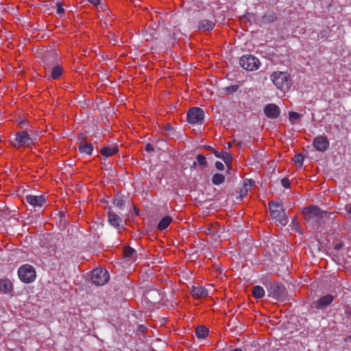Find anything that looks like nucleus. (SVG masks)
I'll return each mask as SVG.
<instances>
[{
	"label": "nucleus",
	"mask_w": 351,
	"mask_h": 351,
	"mask_svg": "<svg viewBox=\"0 0 351 351\" xmlns=\"http://www.w3.org/2000/svg\"><path fill=\"white\" fill-rule=\"evenodd\" d=\"M270 80L278 89L283 92L289 90L291 85L290 75L287 72H273L270 75Z\"/></svg>",
	"instance_id": "f257e3e1"
},
{
	"label": "nucleus",
	"mask_w": 351,
	"mask_h": 351,
	"mask_svg": "<svg viewBox=\"0 0 351 351\" xmlns=\"http://www.w3.org/2000/svg\"><path fill=\"white\" fill-rule=\"evenodd\" d=\"M268 206L270 215L273 219L284 226L288 223V219L285 211L280 203L271 201L269 203Z\"/></svg>",
	"instance_id": "f03ea898"
},
{
	"label": "nucleus",
	"mask_w": 351,
	"mask_h": 351,
	"mask_svg": "<svg viewBox=\"0 0 351 351\" xmlns=\"http://www.w3.org/2000/svg\"><path fill=\"white\" fill-rule=\"evenodd\" d=\"M268 296L278 301H285L287 298V291L285 287L280 282H274L267 288Z\"/></svg>",
	"instance_id": "7ed1b4c3"
},
{
	"label": "nucleus",
	"mask_w": 351,
	"mask_h": 351,
	"mask_svg": "<svg viewBox=\"0 0 351 351\" xmlns=\"http://www.w3.org/2000/svg\"><path fill=\"white\" fill-rule=\"evenodd\" d=\"M19 279L25 283H30L34 281L36 273L34 267L30 265L25 264L18 269Z\"/></svg>",
	"instance_id": "20e7f679"
},
{
	"label": "nucleus",
	"mask_w": 351,
	"mask_h": 351,
	"mask_svg": "<svg viewBox=\"0 0 351 351\" xmlns=\"http://www.w3.org/2000/svg\"><path fill=\"white\" fill-rule=\"evenodd\" d=\"M239 64L245 70L252 71L259 68L261 62L254 56L247 54L240 58Z\"/></svg>",
	"instance_id": "39448f33"
},
{
	"label": "nucleus",
	"mask_w": 351,
	"mask_h": 351,
	"mask_svg": "<svg viewBox=\"0 0 351 351\" xmlns=\"http://www.w3.org/2000/svg\"><path fill=\"white\" fill-rule=\"evenodd\" d=\"M187 121L191 124H202L204 119V111L199 107L191 108L187 112Z\"/></svg>",
	"instance_id": "423d86ee"
},
{
	"label": "nucleus",
	"mask_w": 351,
	"mask_h": 351,
	"mask_svg": "<svg viewBox=\"0 0 351 351\" xmlns=\"http://www.w3.org/2000/svg\"><path fill=\"white\" fill-rule=\"evenodd\" d=\"M109 279L108 271L102 268H97L92 271L91 280L96 285H104Z\"/></svg>",
	"instance_id": "0eeeda50"
},
{
	"label": "nucleus",
	"mask_w": 351,
	"mask_h": 351,
	"mask_svg": "<svg viewBox=\"0 0 351 351\" xmlns=\"http://www.w3.org/2000/svg\"><path fill=\"white\" fill-rule=\"evenodd\" d=\"M304 214L305 215V218L307 219H310L312 218H317L321 219L323 218L326 213L321 210L317 206H311L308 207H306L304 208Z\"/></svg>",
	"instance_id": "6e6552de"
},
{
	"label": "nucleus",
	"mask_w": 351,
	"mask_h": 351,
	"mask_svg": "<svg viewBox=\"0 0 351 351\" xmlns=\"http://www.w3.org/2000/svg\"><path fill=\"white\" fill-rule=\"evenodd\" d=\"M15 141L18 146L29 147L34 143V140L26 131L19 132L16 134Z\"/></svg>",
	"instance_id": "1a4fd4ad"
},
{
	"label": "nucleus",
	"mask_w": 351,
	"mask_h": 351,
	"mask_svg": "<svg viewBox=\"0 0 351 351\" xmlns=\"http://www.w3.org/2000/svg\"><path fill=\"white\" fill-rule=\"evenodd\" d=\"M335 297L332 295H326L324 296L321 297L317 300L315 301L313 303V307H315L317 309L324 308L329 306L332 301L334 300Z\"/></svg>",
	"instance_id": "9d476101"
},
{
	"label": "nucleus",
	"mask_w": 351,
	"mask_h": 351,
	"mask_svg": "<svg viewBox=\"0 0 351 351\" xmlns=\"http://www.w3.org/2000/svg\"><path fill=\"white\" fill-rule=\"evenodd\" d=\"M329 145L328 140L324 136H317L313 141V146L318 152H325L328 149Z\"/></svg>",
	"instance_id": "9b49d317"
},
{
	"label": "nucleus",
	"mask_w": 351,
	"mask_h": 351,
	"mask_svg": "<svg viewBox=\"0 0 351 351\" xmlns=\"http://www.w3.org/2000/svg\"><path fill=\"white\" fill-rule=\"evenodd\" d=\"M26 202L33 207H42L46 202L44 195H27L25 197Z\"/></svg>",
	"instance_id": "f8f14e48"
},
{
	"label": "nucleus",
	"mask_w": 351,
	"mask_h": 351,
	"mask_svg": "<svg viewBox=\"0 0 351 351\" xmlns=\"http://www.w3.org/2000/svg\"><path fill=\"white\" fill-rule=\"evenodd\" d=\"M263 110L266 117L269 119H276L280 114V108L274 104H267Z\"/></svg>",
	"instance_id": "ddd939ff"
},
{
	"label": "nucleus",
	"mask_w": 351,
	"mask_h": 351,
	"mask_svg": "<svg viewBox=\"0 0 351 351\" xmlns=\"http://www.w3.org/2000/svg\"><path fill=\"white\" fill-rule=\"evenodd\" d=\"M78 149L81 154H85L90 156L93 154L94 147L93 144L87 142L84 137H82V138L80 139Z\"/></svg>",
	"instance_id": "4468645a"
},
{
	"label": "nucleus",
	"mask_w": 351,
	"mask_h": 351,
	"mask_svg": "<svg viewBox=\"0 0 351 351\" xmlns=\"http://www.w3.org/2000/svg\"><path fill=\"white\" fill-rule=\"evenodd\" d=\"M108 221L113 227L119 228L121 226L122 219L117 214L111 210V208H109L108 212Z\"/></svg>",
	"instance_id": "2eb2a0df"
},
{
	"label": "nucleus",
	"mask_w": 351,
	"mask_h": 351,
	"mask_svg": "<svg viewBox=\"0 0 351 351\" xmlns=\"http://www.w3.org/2000/svg\"><path fill=\"white\" fill-rule=\"evenodd\" d=\"M13 284L10 280L0 279V292L5 294H11L13 291Z\"/></svg>",
	"instance_id": "dca6fc26"
},
{
	"label": "nucleus",
	"mask_w": 351,
	"mask_h": 351,
	"mask_svg": "<svg viewBox=\"0 0 351 351\" xmlns=\"http://www.w3.org/2000/svg\"><path fill=\"white\" fill-rule=\"evenodd\" d=\"M191 293L193 298L200 299L208 295V291L202 287L193 286L191 289Z\"/></svg>",
	"instance_id": "f3484780"
},
{
	"label": "nucleus",
	"mask_w": 351,
	"mask_h": 351,
	"mask_svg": "<svg viewBox=\"0 0 351 351\" xmlns=\"http://www.w3.org/2000/svg\"><path fill=\"white\" fill-rule=\"evenodd\" d=\"M215 23L207 19L201 20L198 23V29L201 31H210L215 27Z\"/></svg>",
	"instance_id": "a211bd4d"
},
{
	"label": "nucleus",
	"mask_w": 351,
	"mask_h": 351,
	"mask_svg": "<svg viewBox=\"0 0 351 351\" xmlns=\"http://www.w3.org/2000/svg\"><path fill=\"white\" fill-rule=\"evenodd\" d=\"M118 152L119 149L117 146H114L112 147H104L101 149L100 153L103 156L108 158L109 156L114 155Z\"/></svg>",
	"instance_id": "6ab92c4d"
},
{
	"label": "nucleus",
	"mask_w": 351,
	"mask_h": 351,
	"mask_svg": "<svg viewBox=\"0 0 351 351\" xmlns=\"http://www.w3.org/2000/svg\"><path fill=\"white\" fill-rule=\"evenodd\" d=\"M172 221V218L170 216H165L161 219V220L159 221L157 228L162 231L165 230L170 224V223Z\"/></svg>",
	"instance_id": "aec40b11"
},
{
	"label": "nucleus",
	"mask_w": 351,
	"mask_h": 351,
	"mask_svg": "<svg viewBox=\"0 0 351 351\" xmlns=\"http://www.w3.org/2000/svg\"><path fill=\"white\" fill-rule=\"evenodd\" d=\"M208 329L204 325L197 326L195 328V335L199 339H204L208 335Z\"/></svg>",
	"instance_id": "412c9836"
},
{
	"label": "nucleus",
	"mask_w": 351,
	"mask_h": 351,
	"mask_svg": "<svg viewBox=\"0 0 351 351\" xmlns=\"http://www.w3.org/2000/svg\"><path fill=\"white\" fill-rule=\"evenodd\" d=\"M123 256L128 260H131L136 256V252L130 246H125L123 250Z\"/></svg>",
	"instance_id": "4be33fe9"
},
{
	"label": "nucleus",
	"mask_w": 351,
	"mask_h": 351,
	"mask_svg": "<svg viewBox=\"0 0 351 351\" xmlns=\"http://www.w3.org/2000/svg\"><path fill=\"white\" fill-rule=\"evenodd\" d=\"M276 19V14L274 12L269 11L265 13V14L263 16L262 20L263 23L267 24L275 21Z\"/></svg>",
	"instance_id": "5701e85b"
},
{
	"label": "nucleus",
	"mask_w": 351,
	"mask_h": 351,
	"mask_svg": "<svg viewBox=\"0 0 351 351\" xmlns=\"http://www.w3.org/2000/svg\"><path fill=\"white\" fill-rule=\"evenodd\" d=\"M252 293L256 299H261L265 295V290L261 286L256 285L252 288Z\"/></svg>",
	"instance_id": "b1692460"
},
{
	"label": "nucleus",
	"mask_w": 351,
	"mask_h": 351,
	"mask_svg": "<svg viewBox=\"0 0 351 351\" xmlns=\"http://www.w3.org/2000/svg\"><path fill=\"white\" fill-rule=\"evenodd\" d=\"M62 68L59 65H56L52 69L51 77L54 80H57L62 75Z\"/></svg>",
	"instance_id": "393cba45"
},
{
	"label": "nucleus",
	"mask_w": 351,
	"mask_h": 351,
	"mask_svg": "<svg viewBox=\"0 0 351 351\" xmlns=\"http://www.w3.org/2000/svg\"><path fill=\"white\" fill-rule=\"evenodd\" d=\"M225 181V176L216 173L212 177V182L215 185H219Z\"/></svg>",
	"instance_id": "a878e982"
},
{
	"label": "nucleus",
	"mask_w": 351,
	"mask_h": 351,
	"mask_svg": "<svg viewBox=\"0 0 351 351\" xmlns=\"http://www.w3.org/2000/svg\"><path fill=\"white\" fill-rule=\"evenodd\" d=\"M221 158L224 161L227 167L230 169L231 162H232V156L228 153V152H221Z\"/></svg>",
	"instance_id": "bb28decb"
},
{
	"label": "nucleus",
	"mask_w": 351,
	"mask_h": 351,
	"mask_svg": "<svg viewBox=\"0 0 351 351\" xmlns=\"http://www.w3.org/2000/svg\"><path fill=\"white\" fill-rule=\"evenodd\" d=\"M251 186H252L251 180H245L244 183H243V186L241 189V191H240V193H241L240 196L243 197V196L247 194L250 187H251Z\"/></svg>",
	"instance_id": "cd10ccee"
},
{
	"label": "nucleus",
	"mask_w": 351,
	"mask_h": 351,
	"mask_svg": "<svg viewBox=\"0 0 351 351\" xmlns=\"http://www.w3.org/2000/svg\"><path fill=\"white\" fill-rule=\"evenodd\" d=\"M304 159V157L302 154H297L294 156L293 160L295 165H297L299 167H301L303 165Z\"/></svg>",
	"instance_id": "c85d7f7f"
},
{
	"label": "nucleus",
	"mask_w": 351,
	"mask_h": 351,
	"mask_svg": "<svg viewBox=\"0 0 351 351\" xmlns=\"http://www.w3.org/2000/svg\"><path fill=\"white\" fill-rule=\"evenodd\" d=\"M112 203L114 206L119 208L120 209H122L125 204L123 199L119 196H117L113 198Z\"/></svg>",
	"instance_id": "c756f323"
},
{
	"label": "nucleus",
	"mask_w": 351,
	"mask_h": 351,
	"mask_svg": "<svg viewBox=\"0 0 351 351\" xmlns=\"http://www.w3.org/2000/svg\"><path fill=\"white\" fill-rule=\"evenodd\" d=\"M239 85L234 84L225 88V92L228 95H231L239 90Z\"/></svg>",
	"instance_id": "7c9ffc66"
},
{
	"label": "nucleus",
	"mask_w": 351,
	"mask_h": 351,
	"mask_svg": "<svg viewBox=\"0 0 351 351\" xmlns=\"http://www.w3.org/2000/svg\"><path fill=\"white\" fill-rule=\"evenodd\" d=\"M197 160L199 162V164L203 167H206L207 162L206 160V158L202 154H198L197 156Z\"/></svg>",
	"instance_id": "2f4dec72"
},
{
	"label": "nucleus",
	"mask_w": 351,
	"mask_h": 351,
	"mask_svg": "<svg viewBox=\"0 0 351 351\" xmlns=\"http://www.w3.org/2000/svg\"><path fill=\"white\" fill-rule=\"evenodd\" d=\"M302 117V114H299L298 112H289V120L291 121H293L294 119H300Z\"/></svg>",
	"instance_id": "473e14b6"
},
{
	"label": "nucleus",
	"mask_w": 351,
	"mask_h": 351,
	"mask_svg": "<svg viewBox=\"0 0 351 351\" xmlns=\"http://www.w3.org/2000/svg\"><path fill=\"white\" fill-rule=\"evenodd\" d=\"M281 184L283 187L289 189L290 187V181L287 178H283L281 180Z\"/></svg>",
	"instance_id": "72a5a7b5"
},
{
	"label": "nucleus",
	"mask_w": 351,
	"mask_h": 351,
	"mask_svg": "<svg viewBox=\"0 0 351 351\" xmlns=\"http://www.w3.org/2000/svg\"><path fill=\"white\" fill-rule=\"evenodd\" d=\"M64 9L63 8V4L62 3H58L57 4V13L59 14H63Z\"/></svg>",
	"instance_id": "f704fd0d"
},
{
	"label": "nucleus",
	"mask_w": 351,
	"mask_h": 351,
	"mask_svg": "<svg viewBox=\"0 0 351 351\" xmlns=\"http://www.w3.org/2000/svg\"><path fill=\"white\" fill-rule=\"evenodd\" d=\"M145 150L147 152H154V147L152 146V145L147 143L145 145Z\"/></svg>",
	"instance_id": "c9c22d12"
},
{
	"label": "nucleus",
	"mask_w": 351,
	"mask_h": 351,
	"mask_svg": "<svg viewBox=\"0 0 351 351\" xmlns=\"http://www.w3.org/2000/svg\"><path fill=\"white\" fill-rule=\"evenodd\" d=\"M215 167L219 171H222V170L224 169L223 164L221 162H219V161H217L215 162Z\"/></svg>",
	"instance_id": "e433bc0d"
},
{
	"label": "nucleus",
	"mask_w": 351,
	"mask_h": 351,
	"mask_svg": "<svg viewBox=\"0 0 351 351\" xmlns=\"http://www.w3.org/2000/svg\"><path fill=\"white\" fill-rule=\"evenodd\" d=\"M212 152L215 154L216 157L221 158V152H219L217 150H215V149H212Z\"/></svg>",
	"instance_id": "4c0bfd02"
},
{
	"label": "nucleus",
	"mask_w": 351,
	"mask_h": 351,
	"mask_svg": "<svg viewBox=\"0 0 351 351\" xmlns=\"http://www.w3.org/2000/svg\"><path fill=\"white\" fill-rule=\"evenodd\" d=\"M346 210L348 213L351 214V204L346 205Z\"/></svg>",
	"instance_id": "58836bf2"
},
{
	"label": "nucleus",
	"mask_w": 351,
	"mask_h": 351,
	"mask_svg": "<svg viewBox=\"0 0 351 351\" xmlns=\"http://www.w3.org/2000/svg\"><path fill=\"white\" fill-rule=\"evenodd\" d=\"M88 1L94 5H97V4L99 3V0H88Z\"/></svg>",
	"instance_id": "ea45409f"
},
{
	"label": "nucleus",
	"mask_w": 351,
	"mask_h": 351,
	"mask_svg": "<svg viewBox=\"0 0 351 351\" xmlns=\"http://www.w3.org/2000/svg\"><path fill=\"white\" fill-rule=\"evenodd\" d=\"M342 247V244L341 243H339V244H337L335 246V249L336 250H340V248Z\"/></svg>",
	"instance_id": "a19ab883"
},
{
	"label": "nucleus",
	"mask_w": 351,
	"mask_h": 351,
	"mask_svg": "<svg viewBox=\"0 0 351 351\" xmlns=\"http://www.w3.org/2000/svg\"><path fill=\"white\" fill-rule=\"evenodd\" d=\"M345 341H349V342H351V335H348L347 336L345 339H344Z\"/></svg>",
	"instance_id": "79ce46f5"
},
{
	"label": "nucleus",
	"mask_w": 351,
	"mask_h": 351,
	"mask_svg": "<svg viewBox=\"0 0 351 351\" xmlns=\"http://www.w3.org/2000/svg\"><path fill=\"white\" fill-rule=\"evenodd\" d=\"M232 351H243L241 348H235Z\"/></svg>",
	"instance_id": "37998d69"
},
{
	"label": "nucleus",
	"mask_w": 351,
	"mask_h": 351,
	"mask_svg": "<svg viewBox=\"0 0 351 351\" xmlns=\"http://www.w3.org/2000/svg\"><path fill=\"white\" fill-rule=\"evenodd\" d=\"M207 149L210 150L212 152V149H213L212 147L208 146L206 147Z\"/></svg>",
	"instance_id": "c03bdc74"
},
{
	"label": "nucleus",
	"mask_w": 351,
	"mask_h": 351,
	"mask_svg": "<svg viewBox=\"0 0 351 351\" xmlns=\"http://www.w3.org/2000/svg\"><path fill=\"white\" fill-rule=\"evenodd\" d=\"M167 129L168 130H171L172 129V127L169 125Z\"/></svg>",
	"instance_id": "a18cd8bd"
},
{
	"label": "nucleus",
	"mask_w": 351,
	"mask_h": 351,
	"mask_svg": "<svg viewBox=\"0 0 351 351\" xmlns=\"http://www.w3.org/2000/svg\"><path fill=\"white\" fill-rule=\"evenodd\" d=\"M196 166H197V162H194L192 167H195Z\"/></svg>",
	"instance_id": "49530a36"
},
{
	"label": "nucleus",
	"mask_w": 351,
	"mask_h": 351,
	"mask_svg": "<svg viewBox=\"0 0 351 351\" xmlns=\"http://www.w3.org/2000/svg\"><path fill=\"white\" fill-rule=\"evenodd\" d=\"M228 147H229V148H230V147H231V146H232L231 143H228Z\"/></svg>",
	"instance_id": "de8ad7c7"
}]
</instances>
